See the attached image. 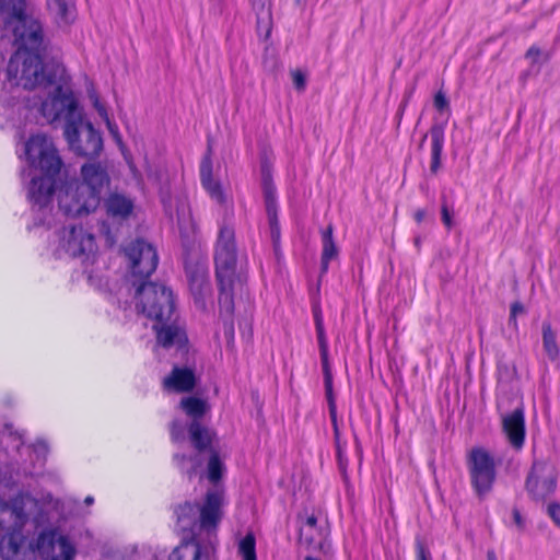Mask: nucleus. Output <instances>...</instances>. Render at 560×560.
Segmentation results:
<instances>
[{
    "label": "nucleus",
    "instance_id": "1",
    "mask_svg": "<svg viewBox=\"0 0 560 560\" xmlns=\"http://www.w3.org/2000/svg\"><path fill=\"white\" fill-rule=\"evenodd\" d=\"M7 80L25 90L44 88L47 97L40 104V113L48 122L62 119L65 126H69L81 121L83 113L62 65L44 63L39 52L20 49L9 60Z\"/></svg>",
    "mask_w": 560,
    "mask_h": 560
},
{
    "label": "nucleus",
    "instance_id": "2",
    "mask_svg": "<svg viewBox=\"0 0 560 560\" xmlns=\"http://www.w3.org/2000/svg\"><path fill=\"white\" fill-rule=\"evenodd\" d=\"M14 499H30L35 502V508L26 510L25 518L19 526L14 524V517L7 523V532L0 538V555L3 560H35L40 556L44 560H73L75 548L71 541L56 530H45L39 534L36 541H28L24 532L25 525L33 520L39 522L40 504L28 494H20Z\"/></svg>",
    "mask_w": 560,
    "mask_h": 560
},
{
    "label": "nucleus",
    "instance_id": "3",
    "mask_svg": "<svg viewBox=\"0 0 560 560\" xmlns=\"http://www.w3.org/2000/svg\"><path fill=\"white\" fill-rule=\"evenodd\" d=\"M136 307L155 320L158 343L164 348H183L187 342L184 329L177 323L174 295L164 284L140 283L136 291Z\"/></svg>",
    "mask_w": 560,
    "mask_h": 560
},
{
    "label": "nucleus",
    "instance_id": "4",
    "mask_svg": "<svg viewBox=\"0 0 560 560\" xmlns=\"http://www.w3.org/2000/svg\"><path fill=\"white\" fill-rule=\"evenodd\" d=\"M32 176L27 196L33 207L44 210L51 201L56 178L62 168L61 158L51 139L43 133L32 136L24 145Z\"/></svg>",
    "mask_w": 560,
    "mask_h": 560
},
{
    "label": "nucleus",
    "instance_id": "5",
    "mask_svg": "<svg viewBox=\"0 0 560 560\" xmlns=\"http://www.w3.org/2000/svg\"><path fill=\"white\" fill-rule=\"evenodd\" d=\"M109 182L107 170L101 163H84L81 166L80 182L58 194L59 209L71 217L86 215L95 211Z\"/></svg>",
    "mask_w": 560,
    "mask_h": 560
},
{
    "label": "nucleus",
    "instance_id": "6",
    "mask_svg": "<svg viewBox=\"0 0 560 560\" xmlns=\"http://www.w3.org/2000/svg\"><path fill=\"white\" fill-rule=\"evenodd\" d=\"M0 11L4 16V30L0 36V66L4 61V54L11 44L7 33L12 32L16 51L27 49L32 52H39L43 40L40 23L25 13L24 0H0Z\"/></svg>",
    "mask_w": 560,
    "mask_h": 560
},
{
    "label": "nucleus",
    "instance_id": "7",
    "mask_svg": "<svg viewBox=\"0 0 560 560\" xmlns=\"http://www.w3.org/2000/svg\"><path fill=\"white\" fill-rule=\"evenodd\" d=\"M215 275L220 288L219 304L226 312L233 310V291L242 285L244 275L237 266V249L234 229L222 225L219 232L215 253Z\"/></svg>",
    "mask_w": 560,
    "mask_h": 560
},
{
    "label": "nucleus",
    "instance_id": "8",
    "mask_svg": "<svg viewBox=\"0 0 560 560\" xmlns=\"http://www.w3.org/2000/svg\"><path fill=\"white\" fill-rule=\"evenodd\" d=\"M222 503L223 493L220 490L208 491L202 505L186 502L176 509L177 523L183 530L192 534L199 530L211 532L221 520Z\"/></svg>",
    "mask_w": 560,
    "mask_h": 560
},
{
    "label": "nucleus",
    "instance_id": "9",
    "mask_svg": "<svg viewBox=\"0 0 560 560\" xmlns=\"http://www.w3.org/2000/svg\"><path fill=\"white\" fill-rule=\"evenodd\" d=\"M63 135L70 149L80 156L94 159L103 150V139L93 125L81 117V121L65 126Z\"/></svg>",
    "mask_w": 560,
    "mask_h": 560
},
{
    "label": "nucleus",
    "instance_id": "10",
    "mask_svg": "<svg viewBox=\"0 0 560 560\" xmlns=\"http://www.w3.org/2000/svg\"><path fill=\"white\" fill-rule=\"evenodd\" d=\"M467 466L477 494L489 493L497 478L494 457L485 447H474L468 453Z\"/></svg>",
    "mask_w": 560,
    "mask_h": 560
},
{
    "label": "nucleus",
    "instance_id": "11",
    "mask_svg": "<svg viewBox=\"0 0 560 560\" xmlns=\"http://www.w3.org/2000/svg\"><path fill=\"white\" fill-rule=\"evenodd\" d=\"M59 248L71 257L81 258L85 264L94 261L96 244L94 235L83 226H69L62 231Z\"/></svg>",
    "mask_w": 560,
    "mask_h": 560
},
{
    "label": "nucleus",
    "instance_id": "12",
    "mask_svg": "<svg viewBox=\"0 0 560 560\" xmlns=\"http://www.w3.org/2000/svg\"><path fill=\"white\" fill-rule=\"evenodd\" d=\"M124 250L133 278H139V281H142L155 271L159 257L151 244L137 240L126 246Z\"/></svg>",
    "mask_w": 560,
    "mask_h": 560
},
{
    "label": "nucleus",
    "instance_id": "13",
    "mask_svg": "<svg viewBox=\"0 0 560 560\" xmlns=\"http://www.w3.org/2000/svg\"><path fill=\"white\" fill-rule=\"evenodd\" d=\"M557 471L553 465L542 460H535L526 478V490L530 498L544 501L557 488Z\"/></svg>",
    "mask_w": 560,
    "mask_h": 560
},
{
    "label": "nucleus",
    "instance_id": "14",
    "mask_svg": "<svg viewBox=\"0 0 560 560\" xmlns=\"http://www.w3.org/2000/svg\"><path fill=\"white\" fill-rule=\"evenodd\" d=\"M182 409L189 416L192 421L189 425V435L191 443L198 451L206 450L212 442L211 431L200 423V419L208 411V404L197 397H186L180 401Z\"/></svg>",
    "mask_w": 560,
    "mask_h": 560
},
{
    "label": "nucleus",
    "instance_id": "15",
    "mask_svg": "<svg viewBox=\"0 0 560 560\" xmlns=\"http://www.w3.org/2000/svg\"><path fill=\"white\" fill-rule=\"evenodd\" d=\"M315 325H316V332H317V340L320 351V360H322V368L324 373V383H325V392H326V398L328 402L329 408V416L330 420L334 427L335 438L338 441L339 439V429L337 424V406H336V399L334 395L332 389V374L329 366L328 361V343L325 335L323 318L319 314H315Z\"/></svg>",
    "mask_w": 560,
    "mask_h": 560
},
{
    "label": "nucleus",
    "instance_id": "16",
    "mask_svg": "<svg viewBox=\"0 0 560 560\" xmlns=\"http://www.w3.org/2000/svg\"><path fill=\"white\" fill-rule=\"evenodd\" d=\"M260 176L265 208L270 226V234L272 241L276 243L280 237L277 190L272 183V165L267 160L261 161Z\"/></svg>",
    "mask_w": 560,
    "mask_h": 560
},
{
    "label": "nucleus",
    "instance_id": "17",
    "mask_svg": "<svg viewBox=\"0 0 560 560\" xmlns=\"http://www.w3.org/2000/svg\"><path fill=\"white\" fill-rule=\"evenodd\" d=\"M35 502L30 499H12L11 502L0 501V536L7 532V523L14 517L15 526H19L25 518V511L35 508Z\"/></svg>",
    "mask_w": 560,
    "mask_h": 560
},
{
    "label": "nucleus",
    "instance_id": "18",
    "mask_svg": "<svg viewBox=\"0 0 560 560\" xmlns=\"http://www.w3.org/2000/svg\"><path fill=\"white\" fill-rule=\"evenodd\" d=\"M502 425L511 445L516 450H521L525 440L524 411L521 408H516L513 412L504 416Z\"/></svg>",
    "mask_w": 560,
    "mask_h": 560
},
{
    "label": "nucleus",
    "instance_id": "19",
    "mask_svg": "<svg viewBox=\"0 0 560 560\" xmlns=\"http://www.w3.org/2000/svg\"><path fill=\"white\" fill-rule=\"evenodd\" d=\"M186 275L196 304L205 307V299L210 293V282L206 268L202 266L187 267Z\"/></svg>",
    "mask_w": 560,
    "mask_h": 560
},
{
    "label": "nucleus",
    "instance_id": "20",
    "mask_svg": "<svg viewBox=\"0 0 560 560\" xmlns=\"http://www.w3.org/2000/svg\"><path fill=\"white\" fill-rule=\"evenodd\" d=\"M212 551L211 545H200L196 540H189L177 546L168 556V560H210Z\"/></svg>",
    "mask_w": 560,
    "mask_h": 560
},
{
    "label": "nucleus",
    "instance_id": "21",
    "mask_svg": "<svg viewBox=\"0 0 560 560\" xmlns=\"http://www.w3.org/2000/svg\"><path fill=\"white\" fill-rule=\"evenodd\" d=\"M200 180L202 187L215 202L220 205H224L226 202V196L220 182L212 177V161L210 155H206L201 162Z\"/></svg>",
    "mask_w": 560,
    "mask_h": 560
},
{
    "label": "nucleus",
    "instance_id": "22",
    "mask_svg": "<svg viewBox=\"0 0 560 560\" xmlns=\"http://www.w3.org/2000/svg\"><path fill=\"white\" fill-rule=\"evenodd\" d=\"M196 385V376L191 369L174 368L164 380V387L178 393L190 392Z\"/></svg>",
    "mask_w": 560,
    "mask_h": 560
},
{
    "label": "nucleus",
    "instance_id": "23",
    "mask_svg": "<svg viewBox=\"0 0 560 560\" xmlns=\"http://www.w3.org/2000/svg\"><path fill=\"white\" fill-rule=\"evenodd\" d=\"M47 7L60 26L71 24L77 18L74 0H47Z\"/></svg>",
    "mask_w": 560,
    "mask_h": 560
},
{
    "label": "nucleus",
    "instance_id": "24",
    "mask_svg": "<svg viewBox=\"0 0 560 560\" xmlns=\"http://www.w3.org/2000/svg\"><path fill=\"white\" fill-rule=\"evenodd\" d=\"M107 214L114 219H127L133 210V201L121 194H112L105 201Z\"/></svg>",
    "mask_w": 560,
    "mask_h": 560
},
{
    "label": "nucleus",
    "instance_id": "25",
    "mask_svg": "<svg viewBox=\"0 0 560 560\" xmlns=\"http://www.w3.org/2000/svg\"><path fill=\"white\" fill-rule=\"evenodd\" d=\"M431 138V164L430 171L436 174L441 167V155L444 145V127L442 125H434L430 129Z\"/></svg>",
    "mask_w": 560,
    "mask_h": 560
},
{
    "label": "nucleus",
    "instance_id": "26",
    "mask_svg": "<svg viewBox=\"0 0 560 560\" xmlns=\"http://www.w3.org/2000/svg\"><path fill=\"white\" fill-rule=\"evenodd\" d=\"M322 236H323L322 270H323V272H326L330 260L336 258L338 255V249H337V246L332 238V226L329 225L325 231H323Z\"/></svg>",
    "mask_w": 560,
    "mask_h": 560
},
{
    "label": "nucleus",
    "instance_id": "27",
    "mask_svg": "<svg viewBox=\"0 0 560 560\" xmlns=\"http://www.w3.org/2000/svg\"><path fill=\"white\" fill-rule=\"evenodd\" d=\"M542 347L547 357L551 361H556L559 358V347L557 343V334L551 328L550 324H542Z\"/></svg>",
    "mask_w": 560,
    "mask_h": 560
},
{
    "label": "nucleus",
    "instance_id": "28",
    "mask_svg": "<svg viewBox=\"0 0 560 560\" xmlns=\"http://www.w3.org/2000/svg\"><path fill=\"white\" fill-rule=\"evenodd\" d=\"M208 451L210 453V458L208 463V478L212 482H217L223 472V464L219 459L218 455L212 451L211 444L203 450V452ZM202 453V451H199Z\"/></svg>",
    "mask_w": 560,
    "mask_h": 560
},
{
    "label": "nucleus",
    "instance_id": "29",
    "mask_svg": "<svg viewBox=\"0 0 560 560\" xmlns=\"http://www.w3.org/2000/svg\"><path fill=\"white\" fill-rule=\"evenodd\" d=\"M238 552L243 560H257L255 550V537L253 534H247L238 544Z\"/></svg>",
    "mask_w": 560,
    "mask_h": 560
},
{
    "label": "nucleus",
    "instance_id": "30",
    "mask_svg": "<svg viewBox=\"0 0 560 560\" xmlns=\"http://www.w3.org/2000/svg\"><path fill=\"white\" fill-rule=\"evenodd\" d=\"M525 58L527 60H529L532 66H536V65L540 66L550 59V54L548 51H544L536 45H532L527 49V51L525 54Z\"/></svg>",
    "mask_w": 560,
    "mask_h": 560
},
{
    "label": "nucleus",
    "instance_id": "31",
    "mask_svg": "<svg viewBox=\"0 0 560 560\" xmlns=\"http://www.w3.org/2000/svg\"><path fill=\"white\" fill-rule=\"evenodd\" d=\"M174 460L177 463L180 469L188 474L189 477H191L196 472L197 468L201 465V459L198 457H189L186 459L185 456H179L178 454L174 456Z\"/></svg>",
    "mask_w": 560,
    "mask_h": 560
},
{
    "label": "nucleus",
    "instance_id": "32",
    "mask_svg": "<svg viewBox=\"0 0 560 560\" xmlns=\"http://www.w3.org/2000/svg\"><path fill=\"white\" fill-rule=\"evenodd\" d=\"M454 208L450 205L445 196L441 197V219L447 230L454 226Z\"/></svg>",
    "mask_w": 560,
    "mask_h": 560
},
{
    "label": "nucleus",
    "instance_id": "33",
    "mask_svg": "<svg viewBox=\"0 0 560 560\" xmlns=\"http://www.w3.org/2000/svg\"><path fill=\"white\" fill-rule=\"evenodd\" d=\"M524 313H525V307L521 302H514L511 305L509 324L514 329H517V320H516L517 315L524 314Z\"/></svg>",
    "mask_w": 560,
    "mask_h": 560
},
{
    "label": "nucleus",
    "instance_id": "34",
    "mask_svg": "<svg viewBox=\"0 0 560 560\" xmlns=\"http://www.w3.org/2000/svg\"><path fill=\"white\" fill-rule=\"evenodd\" d=\"M292 82L294 84V88L303 92L306 88V77L301 70H292L291 71Z\"/></svg>",
    "mask_w": 560,
    "mask_h": 560
},
{
    "label": "nucleus",
    "instance_id": "35",
    "mask_svg": "<svg viewBox=\"0 0 560 560\" xmlns=\"http://www.w3.org/2000/svg\"><path fill=\"white\" fill-rule=\"evenodd\" d=\"M89 97L94 106V108L97 110L101 118H106L107 109L100 101L98 95L95 92H90Z\"/></svg>",
    "mask_w": 560,
    "mask_h": 560
},
{
    "label": "nucleus",
    "instance_id": "36",
    "mask_svg": "<svg viewBox=\"0 0 560 560\" xmlns=\"http://www.w3.org/2000/svg\"><path fill=\"white\" fill-rule=\"evenodd\" d=\"M434 106L439 110L448 108V101L442 91H439L434 96Z\"/></svg>",
    "mask_w": 560,
    "mask_h": 560
},
{
    "label": "nucleus",
    "instance_id": "37",
    "mask_svg": "<svg viewBox=\"0 0 560 560\" xmlns=\"http://www.w3.org/2000/svg\"><path fill=\"white\" fill-rule=\"evenodd\" d=\"M417 560H432L430 550L420 541L417 542Z\"/></svg>",
    "mask_w": 560,
    "mask_h": 560
},
{
    "label": "nucleus",
    "instance_id": "38",
    "mask_svg": "<svg viewBox=\"0 0 560 560\" xmlns=\"http://www.w3.org/2000/svg\"><path fill=\"white\" fill-rule=\"evenodd\" d=\"M105 122H106V126L108 128V131L109 133L113 136V138L117 141V142H120L121 139H120V135H119V131H118V127L116 124H114L109 117H108V113L106 114V118H102Z\"/></svg>",
    "mask_w": 560,
    "mask_h": 560
},
{
    "label": "nucleus",
    "instance_id": "39",
    "mask_svg": "<svg viewBox=\"0 0 560 560\" xmlns=\"http://www.w3.org/2000/svg\"><path fill=\"white\" fill-rule=\"evenodd\" d=\"M548 514L551 517V520L560 526V504L558 503H551L548 506Z\"/></svg>",
    "mask_w": 560,
    "mask_h": 560
},
{
    "label": "nucleus",
    "instance_id": "40",
    "mask_svg": "<svg viewBox=\"0 0 560 560\" xmlns=\"http://www.w3.org/2000/svg\"><path fill=\"white\" fill-rule=\"evenodd\" d=\"M253 8L258 12H264L269 9L270 0H250Z\"/></svg>",
    "mask_w": 560,
    "mask_h": 560
},
{
    "label": "nucleus",
    "instance_id": "41",
    "mask_svg": "<svg viewBox=\"0 0 560 560\" xmlns=\"http://www.w3.org/2000/svg\"><path fill=\"white\" fill-rule=\"evenodd\" d=\"M171 435L173 441H179L184 438V430L180 425H178L176 422L173 423Z\"/></svg>",
    "mask_w": 560,
    "mask_h": 560
},
{
    "label": "nucleus",
    "instance_id": "42",
    "mask_svg": "<svg viewBox=\"0 0 560 560\" xmlns=\"http://www.w3.org/2000/svg\"><path fill=\"white\" fill-rule=\"evenodd\" d=\"M213 10L221 14L225 9V0H211Z\"/></svg>",
    "mask_w": 560,
    "mask_h": 560
},
{
    "label": "nucleus",
    "instance_id": "43",
    "mask_svg": "<svg viewBox=\"0 0 560 560\" xmlns=\"http://www.w3.org/2000/svg\"><path fill=\"white\" fill-rule=\"evenodd\" d=\"M513 518L520 529L524 528V521L521 513L517 510L513 511Z\"/></svg>",
    "mask_w": 560,
    "mask_h": 560
},
{
    "label": "nucleus",
    "instance_id": "44",
    "mask_svg": "<svg viewBox=\"0 0 560 560\" xmlns=\"http://www.w3.org/2000/svg\"><path fill=\"white\" fill-rule=\"evenodd\" d=\"M427 215V212L425 210L423 209H418L416 212H415V220L418 222V223H421L424 218Z\"/></svg>",
    "mask_w": 560,
    "mask_h": 560
},
{
    "label": "nucleus",
    "instance_id": "45",
    "mask_svg": "<svg viewBox=\"0 0 560 560\" xmlns=\"http://www.w3.org/2000/svg\"><path fill=\"white\" fill-rule=\"evenodd\" d=\"M306 526H308L310 528H314L317 524V518L316 516L314 515H311L306 518V522H305Z\"/></svg>",
    "mask_w": 560,
    "mask_h": 560
},
{
    "label": "nucleus",
    "instance_id": "46",
    "mask_svg": "<svg viewBox=\"0 0 560 560\" xmlns=\"http://www.w3.org/2000/svg\"><path fill=\"white\" fill-rule=\"evenodd\" d=\"M488 560H497L495 555L493 551H488L487 553Z\"/></svg>",
    "mask_w": 560,
    "mask_h": 560
},
{
    "label": "nucleus",
    "instance_id": "47",
    "mask_svg": "<svg viewBox=\"0 0 560 560\" xmlns=\"http://www.w3.org/2000/svg\"><path fill=\"white\" fill-rule=\"evenodd\" d=\"M93 502H94L93 497H90V495H89V497H86V498H85V503H86L88 505H89V504H92Z\"/></svg>",
    "mask_w": 560,
    "mask_h": 560
},
{
    "label": "nucleus",
    "instance_id": "48",
    "mask_svg": "<svg viewBox=\"0 0 560 560\" xmlns=\"http://www.w3.org/2000/svg\"><path fill=\"white\" fill-rule=\"evenodd\" d=\"M415 244H416V246H420V237L415 238Z\"/></svg>",
    "mask_w": 560,
    "mask_h": 560
}]
</instances>
